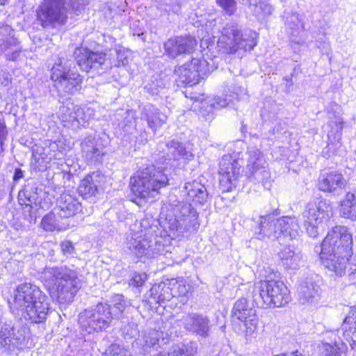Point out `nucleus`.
Instances as JSON below:
<instances>
[{"instance_id":"nucleus-15","label":"nucleus","mask_w":356,"mask_h":356,"mask_svg":"<svg viewBox=\"0 0 356 356\" xmlns=\"http://www.w3.org/2000/svg\"><path fill=\"white\" fill-rule=\"evenodd\" d=\"M241 164L236 156L224 155L219 162V184L223 192H229L236 187L240 175Z\"/></svg>"},{"instance_id":"nucleus-24","label":"nucleus","mask_w":356,"mask_h":356,"mask_svg":"<svg viewBox=\"0 0 356 356\" xmlns=\"http://www.w3.org/2000/svg\"><path fill=\"white\" fill-rule=\"evenodd\" d=\"M54 209L60 218L67 220L81 211V204L75 195L63 193L57 199Z\"/></svg>"},{"instance_id":"nucleus-37","label":"nucleus","mask_w":356,"mask_h":356,"mask_svg":"<svg viewBox=\"0 0 356 356\" xmlns=\"http://www.w3.org/2000/svg\"><path fill=\"white\" fill-rule=\"evenodd\" d=\"M162 336L163 333L159 330H150L144 334L143 339H138L135 341L136 345L141 346L143 353L145 355L150 353L151 348L157 350V348L160 346L159 341Z\"/></svg>"},{"instance_id":"nucleus-25","label":"nucleus","mask_w":356,"mask_h":356,"mask_svg":"<svg viewBox=\"0 0 356 356\" xmlns=\"http://www.w3.org/2000/svg\"><path fill=\"white\" fill-rule=\"evenodd\" d=\"M347 181L343 175L337 170L322 172L318 178V187L321 191L326 193H337L343 188Z\"/></svg>"},{"instance_id":"nucleus-29","label":"nucleus","mask_w":356,"mask_h":356,"mask_svg":"<svg viewBox=\"0 0 356 356\" xmlns=\"http://www.w3.org/2000/svg\"><path fill=\"white\" fill-rule=\"evenodd\" d=\"M277 226L279 238H289L293 240L300 236V225L295 216H283L277 218Z\"/></svg>"},{"instance_id":"nucleus-26","label":"nucleus","mask_w":356,"mask_h":356,"mask_svg":"<svg viewBox=\"0 0 356 356\" xmlns=\"http://www.w3.org/2000/svg\"><path fill=\"white\" fill-rule=\"evenodd\" d=\"M321 287L312 278H306L298 287L297 295L299 302L310 304L316 302L320 296Z\"/></svg>"},{"instance_id":"nucleus-35","label":"nucleus","mask_w":356,"mask_h":356,"mask_svg":"<svg viewBox=\"0 0 356 356\" xmlns=\"http://www.w3.org/2000/svg\"><path fill=\"white\" fill-rule=\"evenodd\" d=\"M342 331L344 338L350 346L356 345V308L350 309L348 314L342 323Z\"/></svg>"},{"instance_id":"nucleus-36","label":"nucleus","mask_w":356,"mask_h":356,"mask_svg":"<svg viewBox=\"0 0 356 356\" xmlns=\"http://www.w3.org/2000/svg\"><path fill=\"white\" fill-rule=\"evenodd\" d=\"M42 189L33 185L26 186L20 191L18 194L19 202L21 204L31 206L32 204L38 205L41 203L42 197L40 194Z\"/></svg>"},{"instance_id":"nucleus-10","label":"nucleus","mask_w":356,"mask_h":356,"mask_svg":"<svg viewBox=\"0 0 356 356\" xmlns=\"http://www.w3.org/2000/svg\"><path fill=\"white\" fill-rule=\"evenodd\" d=\"M29 328L19 322L11 320L0 321V344L9 353L29 346Z\"/></svg>"},{"instance_id":"nucleus-12","label":"nucleus","mask_w":356,"mask_h":356,"mask_svg":"<svg viewBox=\"0 0 356 356\" xmlns=\"http://www.w3.org/2000/svg\"><path fill=\"white\" fill-rule=\"evenodd\" d=\"M331 207L325 201L310 202L302 213L303 226L307 234L316 238L324 231V225L331 215Z\"/></svg>"},{"instance_id":"nucleus-30","label":"nucleus","mask_w":356,"mask_h":356,"mask_svg":"<svg viewBox=\"0 0 356 356\" xmlns=\"http://www.w3.org/2000/svg\"><path fill=\"white\" fill-rule=\"evenodd\" d=\"M141 118L147 122L148 127L154 132H156L157 129L166 122L168 118L154 106L149 104L143 107Z\"/></svg>"},{"instance_id":"nucleus-17","label":"nucleus","mask_w":356,"mask_h":356,"mask_svg":"<svg viewBox=\"0 0 356 356\" xmlns=\"http://www.w3.org/2000/svg\"><path fill=\"white\" fill-rule=\"evenodd\" d=\"M158 148L162 154L159 159H163V163L170 166H172L173 162L189 160L193 157L190 147L177 140H170L165 143H161Z\"/></svg>"},{"instance_id":"nucleus-11","label":"nucleus","mask_w":356,"mask_h":356,"mask_svg":"<svg viewBox=\"0 0 356 356\" xmlns=\"http://www.w3.org/2000/svg\"><path fill=\"white\" fill-rule=\"evenodd\" d=\"M65 0H43L36 9V21L44 29L65 25L68 19Z\"/></svg>"},{"instance_id":"nucleus-61","label":"nucleus","mask_w":356,"mask_h":356,"mask_svg":"<svg viewBox=\"0 0 356 356\" xmlns=\"http://www.w3.org/2000/svg\"><path fill=\"white\" fill-rule=\"evenodd\" d=\"M286 81H287V83L290 82V84L291 85L292 84V79L290 77H286L285 78Z\"/></svg>"},{"instance_id":"nucleus-49","label":"nucleus","mask_w":356,"mask_h":356,"mask_svg":"<svg viewBox=\"0 0 356 356\" xmlns=\"http://www.w3.org/2000/svg\"><path fill=\"white\" fill-rule=\"evenodd\" d=\"M110 356H128L129 351L123 346L117 343H113L108 348Z\"/></svg>"},{"instance_id":"nucleus-18","label":"nucleus","mask_w":356,"mask_h":356,"mask_svg":"<svg viewBox=\"0 0 356 356\" xmlns=\"http://www.w3.org/2000/svg\"><path fill=\"white\" fill-rule=\"evenodd\" d=\"M14 30L8 24L0 22V51L8 60L14 61L22 52L20 42L13 36Z\"/></svg>"},{"instance_id":"nucleus-33","label":"nucleus","mask_w":356,"mask_h":356,"mask_svg":"<svg viewBox=\"0 0 356 356\" xmlns=\"http://www.w3.org/2000/svg\"><path fill=\"white\" fill-rule=\"evenodd\" d=\"M69 226L68 220L60 218L55 209L45 215L41 221V227L47 232L65 230Z\"/></svg>"},{"instance_id":"nucleus-59","label":"nucleus","mask_w":356,"mask_h":356,"mask_svg":"<svg viewBox=\"0 0 356 356\" xmlns=\"http://www.w3.org/2000/svg\"><path fill=\"white\" fill-rule=\"evenodd\" d=\"M131 124V125H128V126H125L124 127V132H127V133H129L130 132V128L131 127H135V121H133V122H129Z\"/></svg>"},{"instance_id":"nucleus-5","label":"nucleus","mask_w":356,"mask_h":356,"mask_svg":"<svg viewBox=\"0 0 356 356\" xmlns=\"http://www.w3.org/2000/svg\"><path fill=\"white\" fill-rule=\"evenodd\" d=\"M169 179L163 170L148 165L138 170L130 179L133 193L141 200L154 198L159 190L168 185Z\"/></svg>"},{"instance_id":"nucleus-53","label":"nucleus","mask_w":356,"mask_h":356,"mask_svg":"<svg viewBox=\"0 0 356 356\" xmlns=\"http://www.w3.org/2000/svg\"><path fill=\"white\" fill-rule=\"evenodd\" d=\"M117 60L114 64L115 67H119L120 66L127 65L129 63L127 52L125 51L118 50L116 52Z\"/></svg>"},{"instance_id":"nucleus-52","label":"nucleus","mask_w":356,"mask_h":356,"mask_svg":"<svg viewBox=\"0 0 356 356\" xmlns=\"http://www.w3.org/2000/svg\"><path fill=\"white\" fill-rule=\"evenodd\" d=\"M111 300L114 307L118 311L120 314H122L127 307L124 296L121 294H115L112 297Z\"/></svg>"},{"instance_id":"nucleus-45","label":"nucleus","mask_w":356,"mask_h":356,"mask_svg":"<svg viewBox=\"0 0 356 356\" xmlns=\"http://www.w3.org/2000/svg\"><path fill=\"white\" fill-rule=\"evenodd\" d=\"M10 74L4 71L0 72V99H9V91L10 90Z\"/></svg>"},{"instance_id":"nucleus-23","label":"nucleus","mask_w":356,"mask_h":356,"mask_svg":"<svg viewBox=\"0 0 356 356\" xmlns=\"http://www.w3.org/2000/svg\"><path fill=\"white\" fill-rule=\"evenodd\" d=\"M277 210L274 208L270 213L259 217V225L255 229V234L259 239L279 238L277 218H275Z\"/></svg>"},{"instance_id":"nucleus-9","label":"nucleus","mask_w":356,"mask_h":356,"mask_svg":"<svg viewBox=\"0 0 356 356\" xmlns=\"http://www.w3.org/2000/svg\"><path fill=\"white\" fill-rule=\"evenodd\" d=\"M78 318L81 330L88 334L105 331L113 319L110 305L106 302H99L84 309Z\"/></svg>"},{"instance_id":"nucleus-44","label":"nucleus","mask_w":356,"mask_h":356,"mask_svg":"<svg viewBox=\"0 0 356 356\" xmlns=\"http://www.w3.org/2000/svg\"><path fill=\"white\" fill-rule=\"evenodd\" d=\"M334 120L330 121V126L332 130L328 133L327 137L331 143H339L341 137L343 120L341 116L334 115Z\"/></svg>"},{"instance_id":"nucleus-27","label":"nucleus","mask_w":356,"mask_h":356,"mask_svg":"<svg viewBox=\"0 0 356 356\" xmlns=\"http://www.w3.org/2000/svg\"><path fill=\"white\" fill-rule=\"evenodd\" d=\"M281 264L286 270H296L304 264L302 254L292 246H285L278 253Z\"/></svg>"},{"instance_id":"nucleus-20","label":"nucleus","mask_w":356,"mask_h":356,"mask_svg":"<svg viewBox=\"0 0 356 356\" xmlns=\"http://www.w3.org/2000/svg\"><path fill=\"white\" fill-rule=\"evenodd\" d=\"M92 111L90 108H77L73 104L63 105L59 108L58 116L62 122H65L64 126H69L70 123L72 128H78L80 126L85 127L91 118Z\"/></svg>"},{"instance_id":"nucleus-22","label":"nucleus","mask_w":356,"mask_h":356,"mask_svg":"<svg viewBox=\"0 0 356 356\" xmlns=\"http://www.w3.org/2000/svg\"><path fill=\"white\" fill-rule=\"evenodd\" d=\"M184 327L187 331L205 339L209 336L211 325L208 316L191 313L184 318Z\"/></svg>"},{"instance_id":"nucleus-63","label":"nucleus","mask_w":356,"mask_h":356,"mask_svg":"<svg viewBox=\"0 0 356 356\" xmlns=\"http://www.w3.org/2000/svg\"><path fill=\"white\" fill-rule=\"evenodd\" d=\"M156 356H165V355L160 353L157 354Z\"/></svg>"},{"instance_id":"nucleus-31","label":"nucleus","mask_w":356,"mask_h":356,"mask_svg":"<svg viewBox=\"0 0 356 356\" xmlns=\"http://www.w3.org/2000/svg\"><path fill=\"white\" fill-rule=\"evenodd\" d=\"M82 156L88 162L102 159L103 148L97 145L95 138L92 135L86 136L81 143Z\"/></svg>"},{"instance_id":"nucleus-19","label":"nucleus","mask_w":356,"mask_h":356,"mask_svg":"<svg viewBox=\"0 0 356 356\" xmlns=\"http://www.w3.org/2000/svg\"><path fill=\"white\" fill-rule=\"evenodd\" d=\"M232 314L234 317L244 323L246 337L253 334L257 329L258 319L256 310L250 306L247 299L243 298L238 300L234 305Z\"/></svg>"},{"instance_id":"nucleus-38","label":"nucleus","mask_w":356,"mask_h":356,"mask_svg":"<svg viewBox=\"0 0 356 356\" xmlns=\"http://www.w3.org/2000/svg\"><path fill=\"white\" fill-rule=\"evenodd\" d=\"M283 20L288 33L292 36L298 35L304 29L299 15L296 12L285 11L283 15Z\"/></svg>"},{"instance_id":"nucleus-39","label":"nucleus","mask_w":356,"mask_h":356,"mask_svg":"<svg viewBox=\"0 0 356 356\" xmlns=\"http://www.w3.org/2000/svg\"><path fill=\"white\" fill-rule=\"evenodd\" d=\"M245 5L249 7L253 6L252 12L256 17L259 20H264L266 17L271 15L274 11V8L270 3L260 0H243Z\"/></svg>"},{"instance_id":"nucleus-32","label":"nucleus","mask_w":356,"mask_h":356,"mask_svg":"<svg viewBox=\"0 0 356 356\" xmlns=\"http://www.w3.org/2000/svg\"><path fill=\"white\" fill-rule=\"evenodd\" d=\"M101 179L102 177L97 172L87 175L79 184V195L86 199L95 195L101 185Z\"/></svg>"},{"instance_id":"nucleus-56","label":"nucleus","mask_w":356,"mask_h":356,"mask_svg":"<svg viewBox=\"0 0 356 356\" xmlns=\"http://www.w3.org/2000/svg\"><path fill=\"white\" fill-rule=\"evenodd\" d=\"M7 131L4 122L0 120V153L3 151V141L6 139Z\"/></svg>"},{"instance_id":"nucleus-16","label":"nucleus","mask_w":356,"mask_h":356,"mask_svg":"<svg viewBox=\"0 0 356 356\" xmlns=\"http://www.w3.org/2000/svg\"><path fill=\"white\" fill-rule=\"evenodd\" d=\"M207 65L205 60L193 58L189 63L179 66L175 71L177 83L186 86L198 83L200 79L207 74Z\"/></svg>"},{"instance_id":"nucleus-64","label":"nucleus","mask_w":356,"mask_h":356,"mask_svg":"<svg viewBox=\"0 0 356 356\" xmlns=\"http://www.w3.org/2000/svg\"><path fill=\"white\" fill-rule=\"evenodd\" d=\"M73 67V68H75V66H74V65L72 66V67Z\"/></svg>"},{"instance_id":"nucleus-14","label":"nucleus","mask_w":356,"mask_h":356,"mask_svg":"<svg viewBox=\"0 0 356 356\" xmlns=\"http://www.w3.org/2000/svg\"><path fill=\"white\" fill-rule=\"evenodd\" d=\"M74 57L81 70L86 72L93 70L97 74H102L112 67L106 63L105 54L95 52L86 47L76 48Z\"/></svg>"},{"instance_id":"nucleus-60","label":"nucleus","mask_w":356,"mask_h":356,"mask_svg":"<svg viewBox=\"0 0 356 356\" xmlns=\"http://www.w3.org/2000/svg\"><path fill=\"white\" fill-rule=\"evenodd\" d=\"M284 130V128H280V124H279L278 125H276L274 129H273V131L275 132H281V131Z\"/></svg>"},{"instance_id":"nucleus-1","label":"nucleus","mask_w":356,"mask_h":356,"mask_svg":"<svg viewBox=\"0 0 356 356\" xmlns=\"http://www.w3.org/2000/svg\"><path fill=\"white\" fill-rule=\"evenodd\" d=\"M181 194L186 201L179 200L176 195H170L168 204L174 217L170 220V228L184 234L187 232L197 231L200 226L198 213L189 202L204 204L207 200L208 192L201 180L195 179L184 184Z\"/></svg>"},{"instance_id":"nucleus-54","label":"nucleus","mask_w":356,"mask_h":356,"mask_svg":"<svg viewBox=\"0 0 356 356\" xmlns=\"http://www.w3.org/2000/svg\"><path fill=\"white\" fill-rule=\"evenodd\" d=\"M60 247L64 255H70L74 252V245L70 241L65 240L62 241Z\"/></svg>"},{"instance_id":"nucleus-8","label":"nucleus","mask_w":356,"mask_h":356,"mask_svg":"<svg viewBox=\"0 0 356 356\" xmlns=\"http://www.w3.org/2000/svg\"><path fill=\"white\" fill-rule=\"evenodd\" d=\"M126 248L140 260L154 258L165 252L161 237L143 229L131 232Z\"/></svg>"},{"instance_id":"nucleus-47","label":"nucleus","mask_w":356,"mask_h":356,"mask_svg":"<svg viewBox=\"0 0 356 356\" xmlns=\"http://www.w3.org/2000/svg\"><path fill=\"white\" fill-rule=\"evenodd\" d=\"M216 3L229 16H232L236 10L237 3L236 0H215Z\"/></svg>"},{"instance_id":"nucleus-6","label":"nucleus","mask_w":356,"mask_h":356,"mask_svg":"<svg viewBox=\"0 0 356 356\" xmlns=\"http://www.w3.org/2000/svg\"><path fill=\"white\" fill-rule=\"evenodd\" d=\"M217 47L220 51L234 54L238 50L251 51L257 45V33L252 30L241 31L238 24L226 23L220 31Z\"/></svg>"},{"instance_id":"nucleus-4","label":"nucleus","mask_w":356,"mask_h":356,"mask_svg":"<svg viewBox=\"0 0 356 356\" xmlns=\"http://www.w3.org/2000/svg\"><path fill=\"white\" fill-rule=\"evenodd\" d=\"M11 307L35 323L44 322L50 312L48 297L38 286L26 282L17 286Z\"/></svg>"},{"instance_id":"nucleus-57","label":"nucleus","mask_w":356,"mask_h":356,"mask_svg":"<svg viewBox=\"0 0 356 356\" xmlns=\"http://www.w3.org/2000/svg\"><path fill=\"white\" fill-rule=\"evenodd\" d=\"M175 284L177 285V291H178L179 295L184 296L188 293V286L185 285L182 280L176 281Z\"/></svg>"},{"instance_id":"nucleus-48","label":"nucleus","mask_w":356,"mask_h":356,"mask_svg":"<svg viewBox=\"0 0 356 356\" xmlns=\"http://www.w3.org/2000/svg\"><path fill=\"white\" fill-rule=\"evenodd\" d=\"M227 92L230 93L229 97L236 99H242L247 95V89L238 85L227 86Z\"/></svg>"},{"instance_id":"nucleus-2","label":"nucleus","mask_w":356,"mask_h":356,"mask_svg":"<svg viewBox=\"0 0 356 356\" xmlns=\"http://www.w3.org/2000/svg\"><path fill=\"white\" fill-rule=\"evenodd\" d=\"M353 238L348 227L335 226L321 245L320 257L323 266L337 275H344L353 255Z\"/></svg>"},{"instance_id":"nucleus-62","label":"nucleus","mask_w":356,"mask_h":356,"mask_svg":"<svg viewBox=\"0 0 356 356\" xmlns=\"http://www.w3.org/2000/svg\"><path fill=\"white\" fill-rule=\"evenodd\" d=\"M7 0H0V5H4Z\"/></svg>"},{"instance_id":"nucleus-46","label":"nucleus","mask_w":356,"mask_h":356,"mask_svg":"<svg viewBox=\"0 0 356 356\" xmlns=\"http://www.w3.org/2000/svg\"><path fill=\"white\" fill-rule=\"evenodd\" d=\"M166 85V83L163 79H155L146 86V88L152 95H159L165 89Z\"/></svg>"},{"instance_id":"nucleus-28","label":"nucleus","mask_w":356,"mask_h":356,"mask_svg":"<svg viewBox=\"0 0 356 356\" xmlns=\"http://www.w3.org/2000/svg\"><path fill=\"white\" fill-rule=\"evenodd\" d=\"M54 86L59 94L65 96L67 94H72L77 90L78 86L82 83V77L77 72L67 74V76H62L58 80H54Z\"/></svg>"},{"instance_id":"nucleus-55","label":"nucleus","mask_w":356,"mask_h":356,"mask_svg":"<svg viewBox=\"0 0 356 356\" xmlns=\"http://www.w3.org/2000/svg\"><path fill=\"white\" fill-rule=\"evenodd\" d=\"M146 277L145 273H135L130 280V284L134 286H140L143 284Z\"/></svg>"},{"instance_id":"nucleus-43","label":"nucleus","mask_w":356,"mask_h":356,"mask_svg":"<svg viewBox=\"0 0 356 356\" xmlns=\"http://www.w3.org/2000/svg\"><path fill=\"white\" fill-rule=\"evenodd\" d=\"M197 346L195 343L177 344L171 347L168 356H194L197 353Z\"/></svg>"},{"instance_id":"nucleus-41","label":"nucleus","mask_w":356,"mask_h":356,"mask_svg":"<svg viewBox=\"0 0 356 356\" xmlns=\"http://www.w3.org/2000/svg\"><path fill=\"white\" fill-rule=\"evenodd\" d=\"M341 213L343 217L356 220V193L348 192L341 201Z\"/></svg>"},{"instance_id":"nucleus-40","label":"nucleus","mask_w":356,"mask_h":356,"mask_svg":"<svg viewBox=\"0 0 356 356\" xmlns=\"http://www.w3.org/2000/svg\"><path fill=\"white\" fill-rule=\"evenodd\" d=\"M72 65L73 60L59 57L51 68V80H58L62 76H67V74L75 72V70H72Z\"/></svg>"},{"instance_id":"nucleus-58","label":"nucleus","mask_w":356,"mask_h":356,"mask_svg":"<svg viewBox=\"0 0 356 356\" xmlns=\"http://www.w3.org/2000/svg\"><path fill=\"white\" fill-rule=\"evenodd\" d=\"M24 171L20 168H16L13 175V181L15 183L18 182L21 179L24 177Z\"/></svg>"},{"instance_id":"nucleus-7","label":"nucleus","mask_w":356,"mask_h":356,"mask_svg":"<svg viewBox=\"0 0 356 356\" xmlns=\"http://www.w3.org/2000/svg\"><path fill=\"white\" fill-rule=\"evenodd\" d=\"M252 299L258 307H280L289 302L291 296L283 282L271 279L254 284Z\"/></svg>"},{"instance_id":"nucleus-3","label":"nucleus","mask_w":356,"mask_h":356,"mask_svg":"<svg viewBox=\"0 0 356 356\" xmlns=\"http://www.w3.org/2000/svg\"><path fill=\"white\" fill-rule=\"evenodd\" d=\"M81 269L74 264L46 267L41 275L42 281L49 287L56 286L51 297L60 304H69L81 289Z\"/></svg>"},{"instance_id":"nucleus-21","label":"nucleus","mask_w":356,"mask_h":356,"mask_svg":"<svg viewBox=\"0 0 356 356\" xmlns=\"http://www.w3.org/2000/svg\"><path fill=\"white\" fill-rule=\"evenodd\" d=\"M196 45L197 40L192 36H177L164 42V49L168 57L175 58L181 54H191Z\"/></svg>"},{"instance_id":"nucleus-34","label":"nucleus","mask_w":356,"mask_h":356,"mask_svg":"<svg viewBox=\"0 0 356 356\" xmlns=\"http://www.w3.org/2000/svg\"><path fill=\"white\" fill-rule=\"evenodd\" d=\"M337 332L343 334L342 327L341 330H337ZM330 337L332 339L331 340L332 344L330 343H323V350L321 356H341V350L346 346L344 341H346L348 343L349 342L344 338L343 334H342L343 338L338 336L337 339V334L334 332H330Z\"/></svg>"},{"instance_id":"nucleus-51","label":"nucleus","mask_w":356,"mask_h":356,"mask_svg":"<svg viewBox=\"0 0 356 356\" xmlns=\"http://www.w3.org/2000/svg\"><path fill=\"white\" fill-rule=\"evenodd\" d=\"M231 97L229 95L224 96H217L214 97L211 106L215 108H225L231 102Z\"/></svg>"},{"instance_id":"nucleus-50","label":"nucleus","mask_w":356,"mask_h":356,"mask_svg":"<svg viewBox=\"0 0 356 356\" xmlns=\"http://www.w3.org/2000/svg\"><path fill=\"white\" fill-rule=\"evenodd\" d=\"M165 5V10L167 12H172L178 14L180 11L183 0H163Z\"/></svg>"},{"instance_id":"nucleus-42","label":"nucleus","mask_w":356,"mask_h":356,"mask_svg":"<svg viewBox=\"0 0 356 356\" xmlns=\"http://www.w3.org/2000/svg\"><path fill=\"white\" fill-rule=\"evenodd\" d=\"M149 292L154 300L159 304L168 301L175 296L173 289L165 283H161L159 285L152 286Z\"/></svg>"},{"instance_id":"nucleus-13","label":"nucleus","mask_w":356,"mask_h":356,"mask_svg":"<svg viewBox=\"0 0 356 356\" xmlns=\"http://www.w3.org/2000/svg\"><path fill=\"white\" fill-rule=\"evenodd\" d=\"M246 166V175L250 181L261 183L265 188L270 186V173L261 150L257 147H249Z\"/></svg>"}]
</instances>
